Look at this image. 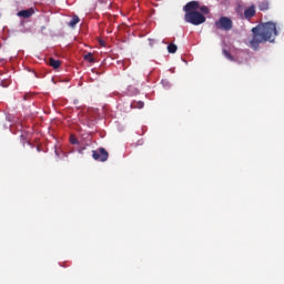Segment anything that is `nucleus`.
<instances>
[{"label": "nucleus", "instance_id": "nucleus-9", "mask_svg": "<svg viewBox=\"0 0 284 284\" xmlns=\"http://www.w3.org/2000/svg\"><path fill=\"white\" fill-rule=\"evenodd\" d=\"M79 21H81V19H79L78 16H73L68 23L69 28H77V23H79Z\"/></svg>", "mask_w": 284, "mask_h": 284}, {"label": "nucleus", "instance_id": "nucleus-16", "mask_svg": "<svg viewBox=\"0 0 284 284\" xmlns=\"http://www.w3.org/2000/svg\"><path fill=\"white\" fill-rule=\"evenodd\" d=\"M0 85H2V88H8V85H10V81L8 80H2Z\"/></svg>", "mask_w": 284, "mask_h": 284}, {"label": "nucleus", "instance_id": "nucleus-11", "mask_svg": "<svg viewBox=\"0 0 284 284\" xmlns=\"http://www.w3.org/2000/svg\"><path fill=\"white\" fill-rule=\"evenodd\" d=\"M202 14H210V8L207 6H201V2H199V9Z\"/></svg>", "mask_w": 284, "mask_h": 284}, {"label": "nucleus", "instance_id": "nucleus-1", "mask_svg": "<svg viewBox=\"0 0 284 284\" xmlns=\"http://www.w3.org/2000/svg\"><path fill=\"white\" fill-rule=\"evenodd\" d=\"M253 39L250 41L251 48L253 50H258L261 43H274V39L278 37V30L276 29V23L268 21L260 23L252 29Z\"/></svg>", "mask_w": 284, "mask_h": 284}, {"label": "nucleus", "instance_id": "nucleus-4", "mask_svg": "<svg viewBox=\"0 0 284 284\" xmlns=\"http://www.w3.org/2000/svg\"><path fill=\"white\" fill-rule=\"evenodd\" d=\"M109 156L110 154L103 148H100L99 151H92V158L94 159V161H101L102 163H105Z\"/></svg>", "mask_w": 284, "mask_h": 284}, {"label": "nucleus", "instance_id": "nucleus-15", "mask_svg": "<svg viewBox=\"0 0 284 284\" xmlns=\"http://www.w3.org/2000/svg\"><path fill=\"white\" fill-rule=\"evenodd\" d=\"M70 143H71V145H77V144H79V140L74 136H71L70 138Z\"/></svg>", "mask_w": 284, "mask_h": 284}, {"label": "nucleus", "instance_id": "nucleus-7", "mask_svg": "<svg viewBox=\"0 0 284 284\" xmlns=\"http://www.w3.org/2000/svg\"><path fill=\"white\" fill-rule=\"evenodd\" d=\"M258 10H261V12H265L266 10H270V1L263 0L258 2Z\"/></svg>", "mask_w": 284, "mask_h": 284}, {"label": "nucleus", "instance_id": "nucleus-12", "mask_svg": "<svg viewBox=\"0 0 284 284\" xmlns=\"http://www.w3.org/2000/svg\"><path fill=\"white\" fill-rule=\"evenodd\" d=\"M176 50H179V47H176V44L171 43V44L168 45V52L170 54H175Z\"/></svg>", "mask_w": 284, "mask_h": 284}, {"label": "nucleus", "instance_id": "nucleus-2", "mask_svg": "<svg viewBox=\"0 0 284 284\" xmlns=\"http://www.w3.org/2000/svg\"><path fill=\"white\" fill-rule=\"evenodd\" d=\"M199 9V1H190L184 7L185 11L184 21L191 23L192 26H201L205 23L206 18L203 13L196 11Z\"/></svg>", "mask_w": 284, "mask_h": 284}, {"label": "nucleus", "instance_id": "nucleus-6", "mask_svg": "<svg viewBox=\"0 0 284 284\" xmlns=\"http://www.w3.org/2000/svg\"><path fill=\"white\" fill-rule=\"evenodd\" d=\"M34 14V9H27V10H21L18 12V17H22V19H30Z\"/></svg>", "mask_w": 284, "mask_h": 284}, {"label": "nucleus", "instance_id": "nucleus-5", "mask_svg": "<svg viewBox=\"0 0 284 284\" xmlns=\"http://www.w3.org/2000/svg\"><path fill=\"white\" fill-rule=\"evenodd\" d=\"M256 14V7L253 4L244 10V17L250 21Z\"/></svg>", "mask_w": 284, "mask_h": 284}, {"label": "nucleus", "instance_id": "nucleus-14", "mask_svg": "<svg viewBox=\"0 0 284 284\" xmlns=\"http://www.w3.org/2000/svg\"><path fill=\"white\" fill-rule=\"evenodd\" d=\"M84 61H88V63H94V55H92V53H87L84 55Z\"/></svg>", "mask_w": 284, "mask_h": 284}, {"label": "nucleus", "instance_id": "nucleus-8", "mask_svg": "<svg viewBox=\"0 0 284 284\" xmlns=\"http://www.w3.org/2000/svg\"><path fill=\"white\" fill-rule=\"evenodd\" d=\"M49 65H51V68L53 70H58V68L61 67V60H55L54 58H50L49 59Z\"/></svg>", "mask_w": 284, "mask_h": 284}, {"label": "nucleus", "instance_id": "nucleus-13", "mask_svg": "<svg viewBox=\"0 0 284 284\" xmlns=\"http://www.w3.org/2000/svg\"><path fill=\"white\" fill-rule=\"evenodd\" d=\"M222 54H224V57L229 59V61H234V57L232 55V53H230V51L224 49L222 50Z\"/></svg>", "mask_w": 284, "mask_h": 284}, {"label": "nucleus", "instance_id": "nucleus-3", "mask_svg": "<svg viewBox=\"0 0 284 284\" xmlns=\"http://www.w3.org/2000/svg\"><path fill=\"white\" fill-rule=\"evenodd\" d=\"M215 28L217 30H224L225 32H230L233 28L232 19L227 17H221L217 21H215Z\"/></svg>", "mask_w": 284, "mask_h": 284}, {"label": "nucleus", "instance_id": "nucleus-10", "mask_svg": "<svg viewBox=\"0 0 284 284\" xmlns=\"http://www.w3.org/2000/svg\"><path fill=\"white\" fill-rule=\"evenodd\" d=\"M145 103L143 101H134L132 104H131V108H138V110H143Z\"/></svg>", "mask_w": 284, "mask_h": 284}]
</instances>
